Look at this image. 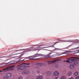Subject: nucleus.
I'll return each mask as SVG.
<instances>
[{
	"instance_id": "nucleus-1",
	"label": "nucleus",
	"mask_w": 79,
	"mask_h": 79,
	"mask_svg": "<svg viewBox=\"0 0 79 79\" xmlns=\"http://www.w3.org/2000/svg\"><path fill=\"white\" fill-rule=\"evenodd\" d=\"M13 67L15 66H9L6 67L5 69H3L2 71L0 70V72H5L6 71H9V70H11L12 71L14 69Z\"/></svg>"
},
{
	"instance_id": "nucleus-2",
	"label": "nucleus",
	"mask_w": 79,
	"mask_h": 79,
	"mask_svg": "<svg viewBox=\"0 0 79 79\" xmlns=\"http://www.w3.org/2000/svg\"><path fill=\"white\" fill-rule=\"evenodd\" d=\"M74 60H75V57H73L71 58L69 60H65V61L67 62V63H73Z\"/></svg>"
},
{
	"instance_id": "nucleus-3",
	"label": "nucleus",
	"mask_w": 79,
	"mask_h": 79,
	"mask_svg": "<svg viewBox=\"0 0 79 79\" xmlns=\"http://www.w3.org/2000/svg\"><path fill=\"white\" fill-rule=\"evenodd\" d=\"M78 60L79 61V60H77L76 58L75 57V59L74 60L73 62V63L74 65H77V64H78V62H77V60Z\"/></svg>"
},
{
	"instance_id": "nucleus-4",
	"label": "nucleus",
	"mask_w": 79,
	"mask_h": 79,
	"mask_svg": "<svg viewBox=\"0 0 79 79\" xmlns=\"http://www.w3.org/2000/svg\"><path fill=\"white\" fill-rule=\"evenodd\" d=\"M56 60L55 59L54 60H53L52 61H47V63L48 64H52L53 63H54V62H55V61H56Z\"/></svg>"
},
{
	"instance_id": "nucleus-5",
	"label": "nucleus",
	"mask_w": 79,
	"mask_h": 79,
	"mask_svg": "<svg viewBox=\"0 0 79 79\" xmlns=\"http://www.w3.org/2000/svg\"><path fill=\"white\" fill-rule=\"evenodd\" d=\"M29 73V71L27 70H25L23 72V74H26Z\"/></svg>"
},
{
	"instance_id": "nucleus-6",
	"label": "nucleus",
	"mask_w": 79,
	"mask_h": 79,
	"mask_svg": "<svg viewBox=\"0 0 79 79\" xmlns=\"http://www.w3.org/2000/svg\"><path fill=\"white\" fill-rule=\"evenodd\" d=\"M54 75L56 76H57L59 75V72L58 71L55 72L54 73Z\"/></svg>"
},
{
	"instance_id": "nucleus-7",
	"label": "nucleus",
	"mask_w": 79,
	"mask_h": 79,
	"mask_svg": "<svg viewBox=\"0 0 79 79\" xmlns=\"http://www.w3.org/2000/svg\"><path fill=\"white\" fill-rule=\"evenodd\" d=\"M7 77H10L11 76V73H8L7 74Z\"/></svg>"
},
{
	"instance_id": "nucleus-8",
	"label": "nucleus",
	"mask_w": 79,
	"mask_h": 79,
	"mask_svg": "<svg viewBox=\"0 0 79 79\" xmlns=\"http://www.w3.org/2000/svg\"><path fill=\"white\" fill-rule=\"evenodd\" d=\"M70 68H71V69H73V68H74V65L73 64H71L70 66Z\"/></svg>"
},
{
	"instance_id": "nucleus-9",
	"label": "nucleus",
	"mask_w": 79,
	"mask_h": 79,
	"mask_svg": "<svg viewBox=\"0 0 79 79\" xmlns=\"http://www.w3.org/2000/svg\"><path fill=\"white\" fill-rule=\"evenodd\" d=\"M42 76L40 75L37 77V79H42Z\"/></svg>"
},
{
	"instance_id": "nucleus-10",
	"label": "nucleus",
	"mask_w": 79,
	"mask_h": 79,
	"mask_svg": "<svg viewBox=\"0 0 79 79\" xmlns=\"http://www.w3.org/2000/svg\"><path fill=\"white\" fill-rule=\"evenodd\" d=\"M23 64H27V65H29V64H30V63L27 64V63H24L22 64H20V65H19L17 66V67H19V66H21V65H23Z\"/></svg>"
},
{
	"instance_id": "nucleus-11",
	"label": "nucleus",
	"mask_w": 79,
	"mask_h": 79,
	"mask_svg": "<svg viewBox=\"0 0 79 79\" xmlns=\"http://www.w3.org/2000/svg\"><path fill=\"white\" fill-rule=\"evenodd\" d=\"M23 65L20 66L19 68H18V69H23Z\"/></svg>"
},
{
	"instance_id": "nucleus-12",
	"label": "nucleus",
	"mask_w": 79,
	"mask_h": 79,
	"mask_svg": "<svg viewBox=\"0 0 79 79\" xmlns=\"http://www.w3.org/2000/svg\"><path fill=\"white\" fill-rule=\"evenodd\" d=\"M41 55H42L41 54H36L35 57H37V56H41Z\"/></svg>"
},
{
	"instance_id": "nucleus-13",
	"label": "nucleus",
	"mask_w": 79,
	"mask_h": 79,
	"mask_svg": "<svg viewBox=\"0 0 79 79\" xmlns=\"http://www.w3.org/2000/svg\"><path fill=\"white\" fill-rule=\"evenodd\" d=\"M78 74V72L76 71L75 72V73H74L75 76H77Z\"/></svg>"
},
{
	"instance_id": "nucleus-14",
	"label": "nucleus",
	"mask_w": 79,
	"mask_h": 79,
	"mask_svg": "<svg viewBox=\"0 0 79 79\" xmlns=\"http://www.w3.org/2000/svg\"><path fill=\"white\" fill-rule=\"evenodd\" d=\"M64 42H76V40H68V41H64Z\"/></svg>"
},
{
	"instance_id": "nucleus-15",
	"label": "nucleus",
	"mask_w": 79,
	"mask_h": 79,
	"mask_svg": "<svg viewBox=\"0 0 79 79\" xmlns=\"http://www.w3.org/2000/svg\"><path fill=\"white\" fill-rule=\"evenodd\" d=\"M71 74H72V72H69V76H71Z\"/></svg>"
},
{
	"instance_id": "nucleus-16",
	"label": "nucleus",
	"mask_w": 79,
	"mask_h": 79,
	"mask_svg": "<svg viewBox=\"0 0 79 79\" xmlns=\"http://www.w3.org/2000/svg\"><path fill=\"white\" fill-rule=\"evenodd\" d=\"M61 79H66V77L64 76H62Z\"/></svg>"
},
{
	"instance_id": "nucleus-17",
	"label": "nucleus",
	"mask_w": 79,
	"mask_h": 79,
	"mask_svg": "<svg viewBox=\"0 0 79 79\" xmlns=\"http://www.w3.org/2000/svg\"><path fill=\"white\" fill-rule=\"evenodd\" d=\"M3 79H8V78L6 77H3Z\"/></svg>"
},
{
	"instance_id": "nucleus-18",
	"label": "nucleus",
	"mask_w": 79,
	"mask_h": 79,
	"mask_svg": "<svg viewBox=\"0 0 79 79\" xmlns=\"http://www.w3.org/2000/svg\"><path fill=\"white\" fill-rule=\"evenodd\" d=\"M51 74V73H50V72H48L47 73V74H48V75H50Z\"/></svg>"
},
{
	"instance_id": "nucleus-19",
	"label": "nucleus",
	"mask_w": 79,
	"mask_h": 79,
	"mask_svg": "<svg viewBox=\"0 0 79 79\" xmlns=\"http://www.w3.org/2000/svg\"><path fill=\"white\" fill-rule=\"evenodd\" d=\"M43 65H44V64H39V65L40 66H43Z\"/></svg>"
},
{
	"instance_id": "nucleus-20",
	"label": "nucleus",
	"mask_w": 79,
	"mask_h": 79,
	"mask_svg": "<svg viewBox=\"0 0 79 79\" xmlns=\"http://www.w3.org/2000/svg\"><path fill=\"white\" fill-rule=\"evenodd\" d=\"M19 47H26V46L25 45L23 46V45H22L20 46Z\"/></svg>"
},
{
	"instance_id": "nucleus-21",
	"label": "nucleus",
	"mask_w": 79,
	"mask_h": 79,
	"mask_svg": "<svg viewBox=\"0 0 79 79\" xmlns=\"http://www.w3.org/2000/svg\"><path fill=\"white\" fill-rule=\"evenodd\" d=\"M76 53H79V49L76 51Z\"/></svg>"
},
{
	"instance_id": "nucleus-22",
	"label": "nucleus",
	"mask_w": 79,
	"mask_h": 79,
	"mask_svg": "<svg viewBox=\"0 0 79 79\" xmlns=\"http://www.w3.org/2000/svg\"><path fill=\"white\" fill-rule=\"evenodd\" d=\"M19 79H23L22 77H20L19 78Z\"/></svg>"
},
{
	"instance_id": "nucleus-23",
	"label": "nucleus",
	"mask_w": 79,
	"mask_h": 79,
	"mask_svg": "<svg viewBox=\"0 0 79 79\" xmlns=\"http://www.w3.org/2000/svg\"><path fill=\"white\" fill-rule=\"evenodd\" d=\"M58 77H55V79H58Z\"/></svg>"
},
{
	"instance_id": "nucleus-24",
	"label": "nucleus",
	"mask_w": 79,
	"mask_h": 79,
	"mask_svg": "<svg viewBox=\"0 0 79 79\" xmlns=\"http://www.w3.org/2000/svg\"><path fill=\"white\" fill-rule=\"evenodd\" d=\"M69 79H73V77H71V78H69Z\"/></svg>"
},
{
	"instance_id": "nucleus-25",
	"label": "nucleus",
	"mask_w": 79,
	"mask_h": 79,
	"mask_svg": "<svg viewBox=\"0 0 79 79\" xmlns=\"http://www.w3.org/2000/svg\"><path fill=\"white\" fill-rule=\"evenodd\" d=\"M25 49H20V50H24Z\"/></svg>"
},
{
	"instance_id": "nucleus-26",
	"label": "nucleus",
	"mask_w": 79,
	"mask_h": 79,
	"mask_svg": "<svg viewBox=\"0 0 79 79\" xmlns=\"http://www.w3.org/2000/svg\"><path fill=\"white\" fill-rule=\"evenodd\" d=\"M20 52H19V53H18L17 54H19V53H20Z\"/></svg>"
},
{
	"instance_id": "nucleus-27",
	"label": "nucleus",
	"mask_w": 79,
	"mask_h": 79,
	"mask_svg": "<svg viewBox=\"0 0 79 79\" xmlns=\"http://www.w3.org/2000/svg\"><path fill=\"white\" fill-rule=\"evenodd\" d=\"M78 59L79 60V58H78Z\"/></svg>"
},
{
	"instance_id": "nucleus-28",
	"label": "nucleus",
	"mask_w": 79,
	"mask_h": 79,
	"mask_svg": "<svg viewBox=\"0 0 79 79\" xmlns=\"http://www.w3.org/2000/svg\"><path fill=\"white\" fill-rule=\"evenodd\" d=\"M62 54H64V53H62Z\"/></svg>"
}]
</instances>
